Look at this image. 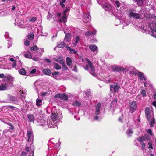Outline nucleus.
<instances>
[{
  "label": "nucleus",
  "mask_w": 156,
  "mask_h": 156,
  "mask_svg": "<svg viewBox=\"0 0 156 156\" xmlns=\"http://www.w3.org/2000/svg\"><path fill=\"white\" fill-rule=\"evenodd\" d=\"M85 61L87 63V64L85 67V69L89 71L90 73L94 76H96L97 74L94 72V67L92 66L91 61L89 59L87 58H85V59H82V62H84Z\"/></svg>",
  "instance_id": "f257e3e1"
},
{
  "label": "nucleus",
  "mask_w": 156,
  "mask_h": 156,
  "mask_svg": "<svg viewBox=\"0 0 156 156\" xmlns=\"http://www.w3.org/2000/svg\"><path fill=\"white\" fill-rule=\"evenodd\" d=\"M98 2L105 11L113 12V7L108 2L107 0L98 1Z\"/></svg>",
  "instance_id": "f03ea898"
},
{
  "label": "nucleus",
  "mask_w": 156,
  "mask_h": 156,
  "mask_svg": "<svg viewBox=\"0 0 156 156\" xmlns=\"http://www.w3.org/2000/svg\"><path fill=\"white\" fill-rule=\"evenodd\" d=\"M69 11V9L68 8H66L65 9L62 15L60 13H58L56 14V16L58 19V21L61 23H65L67 20V17L68 14L67 13Z\"/></svg>",
  "instance_id": "7ed1b4c3"
},
{
  "label": "nucleus",
  "mask_w": 156,
  "mask_h": 156,
  "mask_svg": "<svg viewBox=\"0 0 156 156\" xmlns=\"http://www.w3.org/2000/svg\"><path fill=\"white\" fill-rule=\"evenodd\" d=\"M8 56L0 58V67L4 69H9L10 67L8 66L10 65L7 59Z\"/></svg>",
  "instance_id": "20e7f679"
},
{
  "label": "nucleus",
  "mask_w": 156,
  "mask_h": 156,
  "mask_svg": "<svg viewBox=\"0 0 156 156\" xmlns=\"http://www.w3.org/2000/svg\"><path fill=\"white\" fill-rule=\"evenodd\" d=\"M127 14L130 17H133L137 19H141L142 17L140 13H135L134 10L133 9H129L128 11Z\"/></svg>",
  "instance_id": "39448f33"
},
{
  "label": "nucleus",
  "mask_w": 156,
  "mask_h": 156,
  "mask_svg": "<svg viewBox=\"0 0 156 156\" xmlns=\"http://www.w3.org/2000/svg\"><path fill=\"white\" fill-rule=\"evenodd\" d=\"M44 125H45V129H47L48 128L56 127L57 126L56 122L50 119L49 117H48L46 124Z\"/></svg>",
  "instance_id": "423d86ee"
},
{
  "label": "nucleus",
  "mask_w": 156,
  "mask_h": 156,
  "mask_svg": "<svg viewBox=\"0 0 156 156\" xmlns=\"http://www.w3.org/2000/svg\"><path fill=\"white\" fill-rule=\"evenodd\" d=\"M111 69L113 71L119 72H124L126 69L124 68L123 67L115 65H113L111 66Z\"/></svg>",
  "instance_id": "0eeeda50"
},
{
  "label": "nucleus",
  "mask_w": 156,
  "mask_h": 156,
  "mask_svg": "<svg viewBox=\"0 0 156 156\" xmlns=\"http://www.w3.org/2000/svg\"><path fill=\"white\" fill-rule=\"evenodd\" d=\"M62 117V114L58 115L57 113L53 112L51 114L49 118L51 119L53 121H55L57 123V120L58 119H60Z\"/></svg>",
  "instance_id": "6e6552de"
},
{
  "label": "nucleus",
  "mask_w": 156,
  "mask_h": 156,
  "mask_svg": "<svg viewBox=\"0 0 156 156\" xmlns=\"http://www.w3.org/2000/svg\"><path fill=\"white\" fill-rule=\"evenodd\" d=\"M119 88V86L118 85V84L116 82H114L111 84L110 87L111 91L113 92H118Z\"/></svg>",
  "instance_id": "1a4fd4ad"
},
{
  "label": "nucleus",
  "mask_w": 156,
  "mask_h": 156,
  "mask_svg": "<svg viewBox=\"0 0 156 156\" xmlns=\"http://www.w3.org/2000/svg\"><path fill=\"white\" fill-rule=\"evenodd\" d=\"M148 26L151 30L152 36L156 38V23H151L149 24Z\"/></svg>",
  "instance_id": "9d476101"
},
{
  "label": "nucleus",
  "mask_w": 156,
  "mask_h": 156,
  "mask_svg": "<svg viewBox=\"0 0 156 156\" xmlns=\"http://www.w3.org/2000/svg\"><path fill=\"white\" fill-rule=\"evenodd\" d=\"M146 117L147 119H150L153 116L152 111L148 107L146 108L145 110Z\"/></svg>",
  "instance_id": "9b49d317"
},
{
  "label": "nucleus",
  "mask_w": 156,
  "mask_h": 156,
  "mask_svg": "<svg viewBox=\"0 0 156 156\" xmlns=\"http://www.w3.org/2000/svg\"><path fill=\"white\" fill-rule=\"evenodd\" d=\"M37 121L39 125L44 127L45 129V125L44 124H46V122L43 118L40 119L38 117L37 119Z\"/></svg>",
  "instance_id": "f8f14e48"
},
{
  "label": "nucleus",
  "mask_w": 156,
  "mask_h": 156,
  "mask_svg": "<svg viewBox=\"0 0 156 156\" xmlns=\"http://www.w3.org/2000/svg\"><path fill=\"white\" fill-rule=\"evenodd\" d=\"M80 40V38L79 36L76 35L75 37H74L73 40L72 41L73 47H76V44Z\"/></svg>",
  "instance_id": "ddd939ff"
},
{
  "label": "nucleus",
  "mask_w": 156,
  "mask_h": 156,
  "mask_svg": "<svg viewBox=\"0 0 156 156\" xmlns=\"http://www.w3.org/2000/svg\"><path fill=\"white\" fill-rule=\"evenodd\" d=\"M130 112L131 113L133 112L136 110V107L137 105L136 103L135 102H132L130 105Z\"/></svg>",
  "instance_id": "4468645a"
},
{
  "label": "nucleus",
  "mask_w": 156,
  "mask_h": 156,
  "mask_svg": "<svg viewBox=\"0 0 156 156\" xmlns=\"http://www.w3.org/2000/svg\"><path fill=\"white\" fill-rule=\"evenodd\" d=\"M101 106V104L100 103H98L95 106V114L96 115L100 114V109Z\"/></svg>",
  "instance_id": "2eb2a0df"
},
{
  "label": "nucleus",
  "mask_w": 156,
  "mask_h": 156,
  "mask_svg": "<svg viewBox=\"0 0 156 156\" xmlns=\"http://www.w3.org/2000/svg\"><path fill=\"white\" fill-rule=\"evenodd\" d=\"M17 20L16 19V22L15 23V25L16 24L20 27L22 28H24L26 27V26L25 25L23 24L24 22L22 20H19V21L16 22L17 21Z\"/></svg>",
  "instance_id": "dca6fc26"
},
{
  "label": "nucleus",
  "mask_w": 156,
  "mask_h": 156,
  "mask_svg": "<svg viewBox=\"0 0 156 156\" xmlns=\"http://www.w3.org/2000/svg\"><path fill=\"white\" fill-rule=\"evenodd\" d=\"M7 59H8V62H9V61H10L12 62V67L13 68H15V69L16 70H17L18 69L16 67H15L16 65V60L12 58H8V57H7Z\"/></svg>",
  "instance_id": "f3484780"
},
{
  "label": "nucleus",
  "mask_w": 156,
  "mask_h": 156,
  "mask_svg": "<svg viewBox=\"0 0 156 156\" xmlns=\"http://www.w3.org/2000/svg\"><path fill=\"white\" fill-rule=\"evenodd\" d=\"M8 82H3L0 86V90H4L7 89L8 87Z\"/></svg>",
  "instance_id": "a211bd4d"
},
{
  "label": "nucleus",
  "mask_w": 156,
  "mask_h": 156,
  "mask_svg": "<svg viewBox=\"0 0 156 156\" xmlns=\"http://www.w3.org/2000/svg\"><path fill=\"white\" fill-rule=\"evenodd\" d=\"M57 97H58L61 99L64 100H67L68 99L67 95L65 94H60L57 95Z\"/></svg>",
  "instance_id": "6ab92c4d"
},
{
  "label": "nucleus",
  "mask_w": 156,
  "mask_h": 156,
  "mask_svg": "<svg viewBox=\"0 0 156 156\" xmlns=\"http://www.w3.org/2000/svg\"><path fill=\"white\" fill-rule=\"evenodd\" d=\"M138 75L140 80L143 81L144 80L145 81H146L147 78L144 76V74L143 73L139 72L138 73Z\"/></svg>",
  "instance_id": "aec40b11"
},
{
  "label": "nucleus",
  "mask_w": 156,
  "mask_h": 156,
  "mask_svg": "<svg viewBox=\"0 0 156 156\" xmlns=\"http://www.w3.org/2000/svg\"><path fill=\"white\" fill-rule=\"evenodd\" d=\"M37 115L38 116V118L39 117L40 119L43 118L44 115V114L42 113V111L41 110H39L37 111Z\"/></svg>",
  "instance_id": "412c9836"
},
{
  "label": "nucleus",
  "mask_w": 156,
  "mask_h": 156,
  "mask_svg": "<svg viewBox=\"0 0 156 156\" xmlns=\"http://www.w3.org/2000/svg\"><path fill=\"white\" fill-rule=\"evenodd\" d=\"M89 48L93 52H95L98 50V47L96 45H91L89 46Z\"/></svg>",
  "instance_id": "4be33fe9"
},
{
  "label": "nucleus",
  "mask_w": 156,
  "mask_h": 156,
  "mask_svg": "<svg viewBox=\"0 0 156 156\" xmlns=\"http://www.w3.org/2000/svg\"><path fill=\"white\" fill-rule=\"evenodd\" d=\"M66 62L68 66L70 67H72V66L71 65L72 61L71 59L69 57H67L66 58Z\"/></svg>",
  "instance_id": "5701e85b"
},
{
  "label": "nucleus",
  "mask_w": 156,
  "mask_h": 156,
  "mask_svg": "<svg viewBox=\"0 0 156 156\" xmlns=\"http://www.w3.org/2000/svg\"><path fill=\"white\" fill-rule=\"evenodd\" d=\"M85 19L86 20V22H89L90 20L91 17L89 13H87L85 16Z\"/></svg>",
  "instance_id": "b1692460"
},
{
  "label": "nucleus",
  "mask_w": 156,
  "mask_h": 156,
  "mask_svg": "<svg viewBox=\"0 0 156 156\" xmlns=\"http://www.w3.org/2000/svg\"><path fill=\"white\" fill-rule=\"evenodd\" d=\"M96 33V30H95L94 32L91 31H87L85 32V35L87 36H89L91 35H95Z\"/></svg>",
  "instance_id": "393cba45"
},
{
  "label": "nucleus",
  "mask_w": 156,
  "mask_h": 156,
  "mask_svg": "<svg viewBox=\"0 0 156 156\" xmlns=\"http://www.w3.org/2000/svg\"><path fill=\"white\" fill-rule=\"evenodd\" d=\"M65 45V44L63 41H60L58 43L57 47L59 48L64 47Z\"/></svg>",
  "instance_id": "a878e982"
},
{
  "label": "nucleus",
  "mask_w": 156,
  "mask_h": 156,
  "mask_svg": "<svg viewBox=\"0 0 156 156\" xmlns=\"http://www.w3.org/2000/svg\"><path fill=\"white\" fill-rule=\"evenodd\" d=\"M43 72L44 74L46 75H50L51 73V71L48 69H45L43 70Z\"/></svg>",
  "instance_id": "bb28decb"
},
{
  "label": "nucleus",
  "mask_w": 156,
  "mask_h": 156,
  "mask_svg": "<svg viewBox=\"0 0 156 156\" xmlns=\"http://www.w3.org/2000/svg\"><path fill=\"white\" fill-rule=\"evenodd\" d=\"M55 60L60 63H62L63 62L62 57L61 56L59 57L58 58L57 57L55 58Z\"/></svg>",
  "instance_id": "cd10ccee"
},
{
  "label": "nucleus",
  "mask_w": 156,
  "mask_h": 156,
  "mask_svg": "<svg viewBox=\"0 0 156 156\" xmlns=\"http://www.w3.org/2000/svg\"><path fill=\"white\" fill-rule=\"evenodd\" d=\"M42 104V100L37 99L36 100V105L37 106H40Z\"/></svg>",
  "instance_id": "c85d7f7f"
},
{
  "label": "nucleus",
  "mask_w": 156,
  "mask_h": 156,
  "mask_svg": "<svg viewBox=\"0 0 156 156\" xmlns=\"http://www.w3.org/2000/svg\"><path fill=\"white\" fill-rule=\"evenodd\" d=\"M73 106L79 107L81 105V103L77 101H75L73 103Z\"/></svg>",
  "instance_id": "c756f323"
},
{
  "label": "nucleus",
  "mask_w": 156,
  "mask_h": 156,
  "mask_svg": "<svg viewBox=\"0 0 156 156\" xmlns=\"http://www.w3.org/2000/svg\"><path fill=\"white\" fill-rule=\"evenodd\" d=\"M19 73L21 75H25L26 74V72L25 71V69L24 68H22L20 69L19 71Z\"/></svg>",
  "instance_id": "7c9ffc66"
},
{
  "label": "nucleus",
  "mask_w": 156,
  "mask_h": 156,
  "mask_svg": "<svg viewBox=\"0 0 156 156\" xmlns=\"http://www.w3.org/2000/svg\"><path fill=\"white\" fill-rule=\"evenodd\" d=\"M27 118L30 122H32L34 121V117L33 115L28 114L27 115Z\"/></svg>",
  "instance_id": "2f4dec72"
},
{
  "label": "nucleus",
  "mask_w": 156,
  "mask_h": 156,
  "mask_svg": "<svg viewBox=\"0 0 156 156\" xmlns=\"http://www.w3.org/2000/svg\"><path fill=\"white\" fill-rule=\"evenodd\" d=\"M104 81L105 83H110L112 81L111 78L108 77H105L104 79Z\"/></svg>",
  "instance_id": "473e14b6"
},
{
  "label": "nucleus",
  "mask_w": 156,
  "mask_h": 156,
  "mask_svg": "<svg viewBox=\"0 0 156 156\" xmlns=\"http://www.w3.org/2000/svg\"><path fill=\"white\" fill-rule=\"evenodd\" d=\"M126 133L127 135L131 136L133 133V132L132 129H129L126 131Z\"/></svg>",
  "instance_id": "72a5a7b5"
},
{
  "label": "nucleus",
  "mask_w": 156,
  "mask_h": 156,
  "mask_svg": "<svg viewBox=\"0 0 156 156\" xmlns=\"http://www.w3.org/2000/svg\"><path fill=\"white\" fill-rule=\"evenodd\" d=\"M24 56L26 58H32L31 53L29 52H27V53L24 54Z\"/></svg>",
  "instance_id": "f704fd0d"
},
{
  "label": "nucleus",
  "mask_w": 156,
  "mask_h": 156,
  "mask_svg": "<svg viewBox=\"0 0 156 156\" xmlns=\"http://www.w3.org/2000/svg\"><path fill=\"white\" fill-rule=\"evenodd\" d=\"M70 35L69 34H66L65 37L64 39V41H68L70 38Z\"/></svg>",
  "instance_id": "c9c22d12"
},
{
  "label": "nucleus",
  "mask_w": 156,
  "mask_h": 156,
  "mask_svg": "<svg viewBox=\"0 0 156 156\" xmlns=\"http://www.w3.org/2000/svg\"><path fill=\"white\" fill-rule=\"evenodd\" d=\"M54 68L58 70L61 69V67L57 63H54Z\"/></svg>",
  "instance_id": "e433bc0d"
},
{
  "label": "nucleus",
  "mask_w": 156,
  "mask_h": 156,
  "mask_svg": "<svg viewBox=\"0 0 156 156\" xmlns=\"http://www.w3.org/2000/svg\"><path fill=\"white\" fill-rule=\"evenodd\" d=\"M30 49L32 51H37L39 50L38 48L36 45H34L30 47Z\"/></svg>",
  "instance_id": "4c0bfd02"
},
{
  "label": "nucleus",
  "mask_w": 156,
  "mask_h": 156,
  "mask_svg": "<svg viewBox=\"0 0 156 156\" xmlns=\"http://www.w3.org/2000/svg\"><path fill=\"white\" fill-rule=\"evenodd\" d=\"M34 35L33 33H31L28 35V38L29 40H32L34 38Z\"/></svg>",
  "instance_id": "58836bf2"
},
{
  "label": "nucleus",
  "mask_w": 156,
  "mask_h": 156,
  "mask_svg": "<svg viewBox=\"0 0 156 156\" xmlns=\"http://www.w3.org/2000/svg\"><path fill=\"white\" fill-rule=\"evenodd\" d=\"M66 48L67 50L70 51L71 52H72V51H73V52L74 54H76L77 52L76 51H74V49H72L71 48H70L69 47H66Z\"/></svg>",
  "instance_id": "ea45409f"
},
{
  "label": "nucleus",
  "mask_w": 156,
  "mask_h": 156,
  "mask_svg": "<svg viewBox=\"0 0 156 156\" xmlns=\"http://www.w3.org/2000/svg\"><path fill=\"white\" fill-rule=\"evenodd\" d=\"M137 140L140 143H142L145 140V137H138Z\"/></svg>",
  "instance_id": "a19ab883"
},
{
  "label": "nucleus",
  "mask_w": 156,
  "mask_h": 156,
  "mask_svg": "<svg viewBox=\"0 0 156 156\" xmlns=\"http://www.w3.org/2000/svg\"><path fill=\"white\" fill-rule=\"evenodd\" d=\"M37 70L36 69H32L30 71V76H32L36 72Z\"/></svg>",
  "instance_id": "79ce46f5"
},
{
  "label": "nucleus",
  "mask_w": 156,
  "mask_h": 156,
  "mask_svg": "<svg viewBox=\"0 0 156 156\" xmlns=\"http://www.w3.org/2000/svg\"><path fill=\"white\" fill-rule=\"evenodd\" d=\"M141 93L143 97H145L147 96L146 92L144 89L141 90Z\"/></svg>",
  "instance_id": "37998d69"
},
{
  "label": "nucleus",
  "mask_w": 156,
  "mask_h": 156,
  "mask_svg": "<svg viewBox=\"0 0 156 156\" xmlns=\"http://www.w3.org/2000/svg\"><path fill=\"white\" fill-rule=\"evenodd\" d=\"M136 2H137V5L139 6H141L143 4L142 0H134Z\"/></svg>",
  "instance_id": "c03bdc74"
},
{
  "label": "nucleus",
  "mask_w": 156,
  "mask_h": 156,
  "mask_svg": "<svg viewBox=\"0 0 156 156\" xmlns=\"http://www.w3.org/2000/svg\"><path fill=\"white\" fill-rule=\"evenodd\" d=\"M27 134L28 136H33L32 131H28L27 133Z\"/></svg>",
  "instance_id": "a18cd8bd"
},
{
  "label": "nucleus",
  "mask_w": 156,
  "mask_h": 156,
  "mask_svg": "<svg viewBox=\"0 0 156 156\" xmlns=\"http://www.w3.org/2000/svg\"><path fill=\"white\" fill-rule=\"evenodd\" d=\"M60 1V4L62 7H64L65 6L64 3H65L66 0H59Z\"/></svg>",
  "instance_id": "49530a36"
},
{
  "label": "nucleus",
  "mask_w": 156,
  "mask_h": 156,
  "mask_svg": "<svg viewBox=\"0 0 156 156\" xmlns=\"http://www.w3.org/2000/svg\"><path fill=\"white\" fill-rule=\"evenodd\" d=\"M115 5L116 7L119 8L120 6V3L118 1H116L115 2Z\"/></svg>",
  "instance_id": "de8ad7c7"
},
{
  "label": "nucleus",
  "mask_w": 156,
  "mask_h": 156,
  "mask_svg": "<svg viewBox=\"0 0 156 156\" xmlns=\"http://www.w3.org/2000/svg\"><path fill=\"white\" fill-rule=\"evenodd\" d=\"M151 117V118L150 119H147L149 121H150V122H152V123H154L155 121V119L154 117H153V116L152 117Z\"/></svg>",
  "instance_id": "09e8293b"
},
{
  "label": "nucleus",
  "mask_w": 156,
  "mask_h": 156,
  "mask_svg": "<svg viewBox=\"0 0 156 156\" xmlns=\"http://www.w3.org/2000/svg\"><path fill=\"white\" fill-rule=\"evenodd\" d=\"M148 144L149 145L148 148L149 149H153V144L151 142H149L148 143Z\"/></svg>",
  "instance_id": "8fccbe9b"
},
{
  "label": "nucleus",
  "mask_w": 156,
  "mask_h": 156,
  "mask_svg": "<svg viewBox=\"0 0 156 156\" xmlns=\"http://www.w3.org/2000/svg\"><path fill=\"white\" fill-rule=\"evenodd\" d=\"M86 95L89 98H91V96L90 94H91V92L90 91H88V90L86 92Z\"/></svg>",
  "instance_id": "3c124183"
},
{
  "label": "nucleus",
  "mask_w": 156,
  "mask_h": 156,
  "mask_svg": "<svg viewBox=\"0 0 156 156\" xmlns=\"http://www.w3.org/2000/svg\"><path fill=\"white\" fill-rule=\"evenodd\" d=\"M62 64V66L63 67V69L64 70H66L67 69V67L66 65L65 64V63L63 62L62 63H61Z\"/></svg>",
  "instance_id": "603ef678"
},
{
  "label": "nucleus",
  "mask_w": 156,
  "mask_h": 156,
  "mask_svg": "<svg viewBox=\"0 0 156 156\" xmlns=\"http://www.w3.org/2000/svg\"><path fill=\"white\" fill-rule=\"evenodd\" d=\"M10 99L13 101H18L17 98L15 97H11L10 98Z\"/></svg>",
  "instance_id": "864d4df0"
},
{
  "label": "nucleus",
  "mask_w": 156,
  "mask_h": 156,
  "mask_svg": "<svg viewBox=\"0 0 156 156\" xmlns=\"http://www.w3.org/2000/svg\"><path fill=\"white\" fill-rule=\"evenodd\" d=\"M7 125L8 126V127L9 128L11 129H13L14 126L11 124L10 123H9L7 124Z\"/></svg>",
  "instance_id": "5fc2aeb1"
},
{
  "label": "nucleus",
  "mask_w": 156,
  "mask_h": 156,
  "mask_svg": "<svg viewBox=\"0 0 156 156\" xmlns=\"http://www.w3.org/2000/svg\"><path fill=\"white\" fill-rule=\"evenodd\" d=\"M24 45L26 46H28L30 44V42L27 39L24 43Z\"/></svg>",
  "instance_id": "6e6d98bb"
},
{
  "label": "nucleus",
  "mask_w": 156,
  "mask_h": 156,
  "mask_svg": "<svg viewBox=\"0 0 156 156\" xmlns=\"http://www.w3.org/2000/svg\"><path fill=\"white\" fill-rule=\"evenodd\" d=\"M125 6L124 7V6L121 7L120 8V11L122 12H123L125 11Z\"/></svg>",
  "instance_id": "4d7b16f0"
},
{
  "label": "nucleus",
  "mask_w": 156,
  "mask_h": 156,
  "mask_svg": "<svg viewBox=\"0 0 156 156\" xmlns=\"http://www.w3.org/2000/svg\"><path fill=\"white\" fill-rule=\"evenodd\" d=\"M52 74L54 76V77H56V76L58 74V72H55L52 73Z\"/></svg>",
  "instance_id": "13d9d810"
},
{
  "label": "nucleus",
  "mask_w": 156,
  "mask_h": 156,
  "mask_svg": "<svg viewBox=\"0 0 156 156\" xmlns=\"http://www.w3.org/2000/svg\"><path fill=\"white\" fill-rule=\"evenodd\" d=\"M101 119V117L99 116H96L94 117V119L95 120H100Z\"/></svg>",
  "instance_id": "bf43d9fd"
},
{
  "label": "nucleus",
  "mask_w": 156,
  "mask_h": 156,
  "mask_svg": "<svg viewBox=\"0 0 156 156\" xmlns=\"http://www.w3.org/2000/svg\"><path fill=\"white\" fill-rule=\"evenodd\" d=\"M12 43L10 41H8V48H9L10 47L12 46Z\"/></svg>",
  "instance_id": "052dcab7"
},
{
  "label": "nucleus",
  "mask_w": 156,
  "mask_h": 156,
  "mask_svg": "<svg viewBox=\"0 0 156 156\" xmlns=\"http://www.w3.org/2000/svg\"><path fill=\"white\" fill-rule=\"evenodd\" d=\"M36 20H37L36 17H33L31 18V19L30 20V21L32 22H34Z\"/></svg>",
  "instance_id": "680f3d73"
},
{
  "label": "nucleus",
  "mask_w": 156,
  "mask_h": 156,
  "mask_svg": "<svg viewBox=\"0 0 156 156\" xmlns=\"http://www.w3.org/2000/svg\"><path fill=\"white\" fill-rule=\"evenodd\" d=\"M147 133L150 134L151 136L152 135V133L151 130L150 129H148L147 130Z\"/></svg>",
  "instance_id": "e2e57ef3"
},
{
  "label": "nucleus",
  "mask_w": 156,
  "mask_h": 156,
  "mask_svg": "<svg viewBox=\"0 0 156 156\" xmlns=\"http://www.w3.org/2000/svg\"><path fill=\"white\" fill-rule=\"evenodd\" d=\"M21 97H20L22 99L23 98H25V95L24 94V93H23V92H22V93L21 94Z\"/></svg>",
  "instance_id": "0e129e2a"
},
{
  "label": "nucleus",
  "mask_w": 156,
  "mask_h": 156,
  "mask_svg": "<svg viewBox=\"0 0 156 156\" xmlns=\"http://www.w3.org/2000/svg\"><path fill=\"white\" fill-rule=\"evenodd\" d=\"M45 60L48 63H50L51 62V61L49 59L45 58Z\"/></svg>",
  "instance_id": "69168bd1"
},
{
  "label": "nucleus",
  "mask_w": 156,
  "mask_h": 156,
  "mask_svg": "<svg viewBox=\"0 0 156 156\" xmlns=\"http://www.w3.org/2000/svg\"><path fill=\"white\" fill-rule=\"evenodd\" d=\"M145 146V144L144 143H143L141 144V148L143 150L144 149V147Z\"/></svg>",
  "instance_id": "338daca9"
},
{
  "label": "nucleus",
  "mask_w": 156,
  "mask_h": 156,
  "mask_svg": "<svg viewBox=\"0 0 156 156\" xmlns=\"http://www.w3.org/2000/svg\"><path fill=\"white\" fill-rule=\"evenodd\" d=\"M73 70L74 71L76 72H77V67L76 66H75L73 69Z\"/></svg>",
  "instance_id": "774afa93"
}]
</instances>
